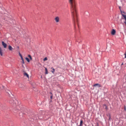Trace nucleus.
<instances>
[{
    "instance_id": "obj_3",
    "label": "nucleus",
    "mask_w": 126,
    "mask_h": 126,
    "mask_svg": "<svg viewBox=\"0 0 126 126\" xmlns=\"http://www.w3.org/2000/svg\"><path fill=\"white\" fill-rule=\"evenodd\" d=\"M122 16L124 17V19L125 20V21L124 22L126 26V15H125L123 14H122Z\"/></svg>"
},
{
    "instance_id": "obj_21",
    "label": "nucleus",
    "mask_w": 126,
    "mask_h": 126,
    "mask_svg": "<svg viewBox=\"0 0 126 126\" xmlns=\"http://www.w3.org/2000/svg\"><path fill=\"white\" fill-rule=\"evenodd\" d=\"M119 8L120 9V11H121V13H122V11H121V7L120 6H119Z\"/></svg>"
},
{
    "instance_id": "obj_26",
    "label": "nucleus",
    "mask_w": 126,
    "mask_h": 126,
    "mask_svg": "<svg viewBox=\"0 0 126 126\" xmlns=\"http://www.w3.org/2000/svg\"><path fill=\"white\" fill-rule=\"evenodd\" d=\"M20 56L21 57V59L22 58H23L22 55H21V56Z\"/></svg>"
},
{
    "instance_id": "obj_27",
    "label": "nucleus",
    "mask_w": 126,
    "mask_h": 126,
    "mask_svg": "<svg viewBox=\"0 0 126 126\" xmlns=\"http://www.w3.org/2000/svg\"><path fill=\"white\" fill-rule=\"evenodd\" d=\"M21 55H22L19 53V55L20 56H21Z\"/></svg>"
},
{
    "instance_id": "obj_8",
    "label": "nucleus",
    "mask_w": 126,
    "mask_h": 126,
    "mask_svg": "<svg viewBox=\"0 0 126 126\" xmlns=\"http://www.w3.org/2000/svg\"><path fill=\"white\" fill-rule=\"evenodd\" d=\"M107 116H108L109 117V120H110L111 119V115L109 113V114H107Z\"/></svg>"
},
{
    "instance_id": "obj_2",
    "label": "nucleus",
    "mask_w": 126,
    "mask_h": 126,
    "mask_svg": "<svg viewBox=\"0 0 126 126\" xmlns=\"http://www.w3.org/2000/svg\"><path fill=\"white\" fill-rule=\"evenodd\" d=\"M55 20L57 22H59V19L58 17H56L55 18Z\"/></svg>"
},
{
    "instance_id": "obj_6",
    "label": "nucleus",
    "mask_w": 126,
    "mask_h": 126,
    "mask_svg": "<svg viewBox=\"0 0 126 126\" xmlns=\"http://www.w3.org/2000/svg\"><path fill=\"white\" fill-rule=\"evenodd\" d=\"M98 86L99 87H101V86L98 83H96L94 84L93 85V86Z\"/></svg>"
},
{
    "instance_id": "obj_16",
    "label": "nucleus",
    "mask_w": 126,
    "mask_h": 126,
    "mask_svg": "<svg viewBox=\"0 0 126 126\" xmlns=\"http://www.w3.org/2000/svg\"><path fill=\"white\" fill-rule=\"evenodd\" d=\"M21 60H22V63H23V64H24V59H23V58H21Z\"/></svg>"
},
{
    "instance_id": "obj_11",
    "label": "nucleus",
    "mask_w": 126,
    "mask_h": 126,
    "mask_svg": "<svg viewBox=\"0 0 126 126\" xmlns=\"http://www.w3.org/2000/svg\"><path fill=\"white\" fill-rule=\"evenodd\" d=\"M103 106L105 107V109L107 110L108 109V108L107 107V105L105 104H104L103 105Z\"/></svg>"
},
{
    "instance_id": "obj_14",
    "label": "nucleus",
    "mask_w": 126,
    "mask_h": 126,
    "mask_svg": "<svg viewBox=\"0 0 126 126\" xmlns=\"http://www.w3.org/2000/svg\"><path fill=\"white\" fill-rule=\"evenodd\" d=\"M24 75L25 76H26L28 78L29 77V75L27 74V73L25 72L24 73Z\"/></svg>"
},
{
    "instance_id": "obj_13",
    "label": "nucleus",
    "mask_w": 126,
    "mask_h": 126,
    "mask_svg": "<svg viewBox=\"0 0 126 126\" xmlns=\"http://www.w3.org/2000/svg\"><path fill=\"white\" fill-rule=\"evenodd\" d=\"M51 69H52V70H51V71L54 74L55 71V69L54 68H53L52 67H51Z\"/></svg>"
},
{
    "instance_id": "obj_24",
    "label": "nucleus",
    "mask_w": 126,
    "mask_h": 126,
    "mask_svg": "<svg viewBox=\"0 0 126 126\" xmlns=\"http://www.w3.org/2000/svg\"><path fill=\"white\" fill-rule=\"evenodd\" d=\"M7 91H8L6 92H7V93H8V94H9V92H10V91H9V90H7Z\"/></svg>"
},
{
    "instance_id": "obj_25",
    "label": "nucleus",
    "mask_w": 126,
    "mask_h": 126,
    "mask_svg": "<svg viewBox=\"0 0 126 126\" xmlns=\"http://www.w3.org/2000/svg\"><path fill=\"white\" fill-rule=\"evenodd\" d=\"M96 126H99V125H98V123H97V125H96Z\"/></svg>"
},
{
    "instance_id": "obj_17",
    "label": "nucleus",
    "mask_w": 126,
    "mask_h": 126,
    "mask_svg": "<svg viewBox=\"0 0 126 126\" xmlns=\"http://www.w3.org/2000/svg\"><path fill=\"white\" fill-rule=\"evenodd\" d=\"M28 57L30 58V59L31 60H32V58L31 57V55H28Z\"/></svg>"
},
{
    "instance_id": "obj_7",
    "label": "nucleus",
    "mask_w": 126,
    "mask_h": 126,
    "mask_svg": "<svg viewBox=\"0 0 126 126\" xmlns=\"http://www.w3.org/2000/svg\"><path fill=\"white\" fill-rule=\"evenodd\" d=\"M76 41L79 43H80V42H81V39L80 38H79L78 40H76Z\"/></svg>"
},
{
    "instance_id": "obj_9",
    "label": "nucleus",
    "mask_w": 126,
    "mask_h": 126,
    "mask_svg": "<svg viewBox=\"0 0 126 126\" xmlns=\"http://www.w3.org/2000/svg\"><path fill=\"white\" fill-rule=\"evenodd\" d=\"M45 74H47L48 73V72L47 71V69L46 68H45Z\"/></svg>"
},
{
    "instance_id": "obj_4",
    "label": "nucleus",
    "mask_w": 126,
    "mask_h": 126,
    "mask_svg": "<svg viewBox=\"0 0 126 126\" xmlns=\"http://www.w3.org/2000/svg\"><path fill=\"white\" fill-rule=\"evenodd\" d=\"M2 45L5 48L7 47V44H6L4 43L3 41H2Z\"/></svg>"
},
{
    "instance_id": "obj_19",
    "label": "nucleus",
    "mask_w": 126,
    "mask_h": 126,
    "mask_svg": "<svg viewBox=\"0 0 126 126\" xmlns=\"http://www.w3.org/2000/svg\"><path fill=\"white\" fill-rule=\"evenodd\" d=\"M47 60V57H46L43 59V61H45Z\"/></svg>"
},
{
    "instance_id": "obj_22",
    "label": "nucleus",
    "mask_w": 126,
    "mask_h": 126,
    "mask_svg": "<svg viewBox=\"0 0 126 126\" xmlns=\"http://www.w3.org/2000/svg\"><path fill=\"white\" fill-rule=\"evenodd\" d=\"M11 103L12 104H13V105H14V104L15 105L16 104L15 103H14V102H12Z\"/></svg>"
},
{
    "instance_id": "obj_10",
    "label": "nucleus",
    "mask_w": 126,
    "mask_h": 126,
    "mask_svg": "<svg viewBox=\"0 0 126 126\" xmlns=\"http://www.w3.org/2000/svg\"><path fill=\"white\" fill-rule=\"evenodd\" d=\"M83 123V121L82 120H80V124L78 126H82V123Z\"/></svg>"
},
{
    "instance_id": "obj_30",
    "label": "nucleus",
    "mask_w": 126,
    "mask_h": 126,
    "mask_svg": "<svg viewBox=\"0 0 126 126\" xmlns=\"http://www.w3.org/2000/svg\"><path fill=\"white\" fill-rule=\"evenodd\" d=\"M123 13H124L125 14V13L124 12H123Z\"/></svg>"
},
{
    "instance_id": "obj_23",
    "label": "nucleus",
    "mask_w": 126,
    "mask_h": 126,
    "mask_svg": "<svg viewBox=\"0 0 126 126\" xmlns=\"http://www.w3.org/2000/svg\"><path fill=\"white\" fill-rule=\"evenodd\" d=\"M125 55V58H126V53L125 54H124Z\"/></svg>"
},
{
    "instance_id": "obj_20",
    "label": "nucleus",
    "mask_w": 126,
    "mask_h": 126,
    "mask_svg": "<svg viewBox=\"0 0 126 126\" xmlns=\"http://www.w3.org/2000/svg\"><path fill=\"white\" fill-rule=\"evenodd\" d=\"M124 110L125 111H126V107L125 105L124 106Z\"/></svg>"
},
{
    "instance_id": "obj_12",
    "label": "nucleus",
    "mask_w": 126,
    "mask_h": 126,
    "mask_svg": "<svg viewBox=\"0 0 126 126\" xmlns=\"http://www.w3.org/2000/svg\"><path fill=\"white\" fill-rule=\"evenodd\" d=\"M8 49L10 50H12L13 49V48L11 46L9 45L8 47Z\"/></svg>"
},
{
    "instance_id": "obj_29",
    "label": "nucleus",
    "mask_w": 126,
    "mask_h": 126,
    "mask_svg": "<svg viewBox=\"0 0 126 126\" xmlns=\"http://www.w3.org/2000/svg\"><path fill=\"white\" fill-rule=\"evenodd\" d=\"M41 78H42V76H41Z\"/></svg>"
},
{
    "instance_id": "obj_1",
    "label": "nucleus",
    "mask_w": 126,
    "mask_h": 126,
    "mask_svg": "<svg viewBox=\"0 0 126 126\" xmlns=\"http://www.w3.org/2000/svg\"><path fill=\"white\" fill-rule=\"evenodd\" d=\"M69 2L71 6V11L73 20L75 21L76 19V21L78 22L76 5L75 0H69Z\"/></svg>"
},
{
    "instance_id": "obj_28",
    "label": "nucleus",
    "mask_w": 126,
    "mask_h": 126,
    "mask_svg": "<svg viewBox=\"0 0 126 126\" xmlns=\"http://www.w3.org/2000/svg\"><path fill=\"white\" fill-rule=\"evenodd\" d=\"M123 63H122L121 64V65H123Z\"/></svg>"
},
{
    "instance_id": "obj_15",
    "label": "nucleus",
    "mask_w": 126,
    "mask_h": 126,
    "mask_svg": "<svg viewBox=\"0 0 126 126\" xmlns=\"http://www.w3.org/2000/svg\"><path fill=\"white\" fill-rule=\"evenodd\" d=\"M25 59L28 62H30V60L28 58L26 57L25 58Z\"/></svg>"
},
{
    "instance_id": "obj_18",
    "label": "nucleus",
    "mask_w": 126,
    "mask_h": 126,
    "mask_svg": "<svg viewBox=\"0 0 126 126\" xmlns=\"http://www.w3.org/2000/svg\"><path fill=\"white\" fill-rule=\"evenodd\" d=\"M50 94H52V95L51 96H50V98L51 99H52V97H53V95H52V93L51 92H50Z\"/></svg>"
},
{
    "instance_id": "obj_5",
    "label": "nucleus",
    "mask_w": 126,
    "mask_h": 126,
    "mask_svg": "<svg viewBox=\"0 0 126 126\" xmlns=\"http://www.w3.org/2000/svg\"><path fill=\"white\" fill-rule=\"evenodd\" d=\"M115 32H116V31H115V30L114 29H112V30L111 31V34L112 35H114L115 34Z\"/></svg>"
}]
</instances>
